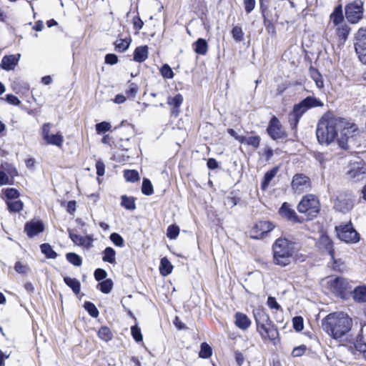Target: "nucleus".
I'll list each match as a JSON object with an SVG mask.
<instances>
[{
    "mask_svg": "<svg viewBox=\"0 0 366 366\" xmlns=\"http://www.w3.org/2000/svg\"><path fill=\"white\" fill-rule=\"evenodd\" d=\"M324 104L322 101L315 97H307L301 101L299 104L294 106L292 116L295 119V126H296L302 116L310 109L315 107H322Z\"/></svg>",
    "mask_w": 366,
    "mask_h": 366,
    "instance_id": "nucleus-6",
    "label": "nucleus"
},
{
    "mask_svg": "<svg viewBox=\"0 0 366 366\" xmlns=\"http://www.w3.org/2000/svg\"><path fill=\"white\" fill-rule=\"evenodd\" d=\"M322 329L335 340H340L352 329V320L345 312L327 315L322 321Z\"/></svg>",
    "mask_w": 366,
    "mask_h": 366,
    "instance_id": "nucleus-1",
    "label": "nucleus"
},
{
    "mask_svg": "<svg viewBox=\"0 0 366 366\" xmlns=\"http://www.w3.org/2000/svg\"><path fill=\"white\" fill-rule=\"evenodd\" d=\"M6 204L9 210L11 212H19L22 210L24 207L23 202L18 199L6 201Z\"/></svg>",
    "mask_w": 366,
    "mask_h": 366,
    "instance_id": "nucleus-31",
    "label": "nucleus"
},
{
    "mask_svg": "<svg viewBox=\"0 0 366 366\" xmlns=\"http://www.w3.org/2000/svg\"><path fill=\"white\" fill-rule=\"evenodd\" d=\"M130 39H120L115 42V48L119 52L125 51L130 45Z\"/></svg>",
    "mask_w": 366,
    "mask_h": 366,
    "instance_id": "nucleus-39",
    "label": "nucleus"
},
{
    "mask_svg": "<svg viewBox=\"0 0 366 366\" xmlns=\"http://www.w3.org/2000/svg\"><path fill=\"white\" fill-rule=\"evenodd\" d=\"M102 260L110 264L116 262V252L112 247H107L103 252Z\"/></svg>",
    "mask_w": 366,
    "mask_h": 366,
    "instance_id": "nucleus-29",
    "label": "nucleus"
},
{
    "mask_svg": "<svg viewBox=\"0 0 366 366\" xmlns=\"http://www.w3.org/2000/svg\"><path fill=\"white\" fill-rule=\"evenodd\" d=\"M366 173V167L359 162H355L350 164L347 174L350 179L360 180Z\"/></svg>",
    "mask_w": 366,
    "mask_h": 366,
    "instance_id": "nucleus-16",
    "label": "nucleus"
},
{
    "mask_svg": "<svg viewBox=\"0 0 366 366\" xmlns=\"http://www.w3.org/2000/svg\"><path fill=\"white\" fill-rule=\"evenodd\" d=\"M148 58L147 46H141L135 49L134 52V60L137 62H143Z\"/></svg>",
    "mask_w": 366,
    "mask_h": 366,
    "instance_id": "nucleus-24",
    "label": "nucleus"
},
{
    "mask_svg": "<svg viewBox=\"0 0 366 366\" xmlns=\"http://www.w3.org/2000/svg\"><path fill=\"white\" fill-rule=\"evenodd\" d=\"M2 192L6 199V201L18 199L19 197V192L14 188L4 189Z\"/></svg>",
    "mask_w": 366,
    "mask_h": 366,
    "instance_id": "nucleus-36",
    "label": "nucleus"
},
{
    "mask_svg": "<svg viewBox=\"0 0 366 366\" xmlns=\"http://www.w3.org/2000/svg\"><path fill=\"white\" fill-rule=\"evenodd\" d=\"M337 36L342 40H345L349 34V27L346 24L335 27Z\"/></svg>",
    "mask_w": 366,
    "mask_h": 366,
    "instance_id": "nucleus-38",
    "label": "nucleus"
},
{
    "mask_svg": "<svg viewBox=\"0 0 366 366\" xmlns=\"http://www.w3.org/2000/svg\"><path fill=\"white\" fill-rule=\"evenodd\" d=\"M243 144H247V145H250L256 149V148L259 147V146L260 138L259 136H253V137H244V143Z\"/></svg>",
    "mask_w": 366,
    "mask_h": 366,
    "instance_id": "nucleus-43",
    "label": "nucleus"
},
{
    "mask_svg": "<svg viewBox=\"0 0 366 366\" xmlns=\"http://www.w3.org/2000/svg\"><path fill=\"white\" fill-rule=\"evenodd\" d=\"M14 269L18 273H20V274H26V273H28L30 271L29 267L27 265L24 264L21 262H17L15 264Z\"/></svg>",
    "mask_w": 366,
    "mask_h": 366,
    "instance_id": "nucleus-53",
    "label": "nucleus"
},
{
    "mask_svg": "<svg viewBox=\"0 0 366 366\" xmlns=\"http://www.w3.org/2000/svg\"><path fill=\"white\" fill-rule=\"evenodd\" d=\"M64 281L65 284L67 286H69L76 295L79 294L80 289H81V284L79 280H77L75 278L65 277L64 278Z\"/></svg>",
    "mask_w": 366,
    "mask_h": 366,
    "instance_id": "nucleus-28",
    "label": "nucleus"
},
{
    "mask_svg": "<svg viewBox=\"0 0 366 366\" xmlns=\"http://www.w3.org/2000/svg\"><path fill=\"white\" fill-rule=\"evenodd\" d=\"M131 333L133 337V338L137 342H141L142 341V335L141 332L140 328L138 327L137 325H134L131 327Z\"/></svg>",
    "mask_w": 366,
    "mask_h": 366,
    "instance_id": "nucleus-50",
    "label": "nucleus"
},
{
    "mask_svg": "<svg viewBox=\"0 0 366 366\" xmlns=\"http://www.w3.org/2000/svg\"><path fill=\"white\" fill-rule=\"evenodd\" d=\"M255 315L257 330L263 340H269L274 345L279 342V332L268 315L258 312Z\"/></svg>",
    "mask_w": 366,
    "mask_h": 366,
    "instance_id": "nucleus-3",
    "label": "nucleus"
},
{
    "mask_svg": "<svg viewBox=\"0 0 366 366\" xmlns=\"http://www.w3.org/2000/svg\"><path fill=\"white\" fill-rule=\"evenodd\" d=\"M354 347L357 352H360L362 355L364 354V351L366 350V344L362 342L361 340H357L354 343Z\"/></svg>",
    "mask_w": 366,
    "mask_h": 366,
    "instance_id": "nucleus-61",
    "label": "nucleus"
},
{
    "mask_svg": "<svg viewBox=\"0 0 366 366\" xmlns=\"http://www.w3.org/2000/svg\"><path fill=\"white\" fill-rule=\"evenodd\" d=\"M21 54H11L3 57L1 63V68L6 71L14 70L18 64Z\"/></svg>",
    "mask_w": 366,
    "mask_h": 366,
    "instance_id": "nucleus-17",
    "label": "nucleus"
},
{
    "mask_svg": "<svg viewBox=\"0 0 366 366\" xmlns=\"http://www.w3.org/2000/svg\"><path fill=\"white\" fill-rule=\"evenodd\" d=\"M340 137L337 139L340 147L347 149L349 139L358 134V127L353 122H350L342 119L341 127H339Z\"/></svg>",
    "mask_w": 366,
    "mask_h": 366,
    "instance_id": "nucleus-7",
    "label": "nucleus"
},
{
    "mask_svg": "<svg viewBox=\"0 0 366 366\" xmlns=\"http://www.w3.org/2000/svg\"><path fill=\"white\" fill-rule=\"evenodd\" d=\"M212 355V348L206 342H203L201 345L200 351L199 355L202 358H208Z\"/></svg>",
    "mask_w": 366,
    "mask_h": 366,
    "instance_id": "nucleus-44",
    "label": "nucleus"
},
{
    "mask_svg": "<svg viewBox=\"0 0 366 366\" xmlns=\"http://www.w3.org/2000/svg\"><path fill=\"white\" fill-rule=\"evenodd\" d=\"M255 0H244V9L247 14L253 11L255 7Z\"/></svg>",
    "mask_w": 366,
    "mask_h": 366,
    "instance_id": "nucleus-57",
    "label": "nucleus"
},
{
    "mask_svg": "<svg viewBox=\"0 0 366 366\" xmlns=\"http://www.w3.org/2000/svg\"><path fill=\"white\" fill-rule=\"evenodd\" d=\"M267 305L270 309H274V310H280L281 307L278 304V302L276 301V299L272 297H269L267 299Z\"/></svg>",
    "mask_w": 366,
    "mask_h": 366,
    "instance_id": "nucleus-58",
    "label": "nucleus"
},
{
    "mask_svg": "<svg viewBox=\"0 0 366 366\" xmlns=\"http://www.w3.org/2000/svg\"><path fill=\"white\" fill-rule=\"evenodd\" d=\"M355 49L366 46V27L359 29L355 36Z\"/></svg>",
    "mask_w": 366,
    "mask_h": 366,
    "instance_id": "nucleus-26",
    "label": "nucleus"
},
{
    "mask_svg": "<svg viewBox=\"0 0 366 366\" xmlns=\"http://www.w3.org/2000/svg\"><path fill=\"white\" fill-rule=\"evenodd\" d=\"M232 35L236 41H241L243 39L244 33L241 27L235 26L232 30Z\"/></svg>",
    "mask_w": 366,
    "mask_h": 366,
    "instance_id": "nucleus-46",
    "label": "nucleus"
},
{
    "mask_svg": "<svg viewBox=\"0 0 366 366\" xmlns=\"http://www.w3.org/2000/svg\"><path fill=\"white\" fill-rule=\"evenodd\" d=\"M194 51L200 55H205L208 51V44L205 39L199 38L194 44Z\"/></svg>",
    "mask_w": 366,
    "mask_h": 366,
    "instance_id": "nucleus-25",
    "label": "nucleus"
},
{
    "mask_svg": "<svg viewBox=\"0 0 366 366\" xmlns=\"http://www.w3.org/2000/svg\"><path fill=\"white\" fill-rule=\"evenodd\" d=\"M310 73L312 79L315 81L317 87L319 89H322L324 87V82L322 75L319 73V71L315 69L311 68L310 69Z\"/></svg>",
    "mask_w": 366,
    "mask_h": 366,
    "instance_id": "nucleus-34",
    "label": "nucleus"
},
{
    "mask_svg": "<svg viewBox=\"0 0 366 366\" xmlns=\"http://www.w3.org/2000/svg\"><path fill=\"white\" fill-rule=\"evenodd\" d=\"M356 53L359 59L363 64H366V46L363 47L355 48Z\"/></svg>",
    "mask_w": 366,
    "mask_h": 366,
    "instance_id": "nucleus-55",
    "label": "nucleus"
},
{
    "mask_svg": "<svg viewBox=\"0 0 366 366\" xmlns=\"http://www.w3.org/2000/svg\"><path fill=\"white\" fill-rule=\"evenodd\" d=\"M227 132L241 144L244 143V136L239 135L233 129H228Z\"/></svg>",
    "mask_w": 366,
    "mask_h": 366,
    "instance_id": "nucleus-64",
    "label": "nucleus"
},
{
    "mask_svg": "<svg viewBox=\"0 0 366 366\" xmlns=\"http://www.w3.org/2000/svg\"><path fill=\"white\" fill-rule=\"evenodd\" d=\"M24 230L29 237H32L41 232L44 230V226L39 221H32L26 224Z\"/></svg>",
    "mask_w": 366,
    "mask_h": 366,
    "instance_id": "nucleus-22",
    "label": "nucleus"
},
{
    "mask_svg": "<svg viewBox=\"0 0 366 366\" xmlns=\"http://www.w3.org/2000/svg\"><path fill=\"white\" fill-rule=\"evenodd\" d=\"M315 157L322 166H324L325 162L329 160V157L327 154L320 152L316 154Z\"/></svg>",
    "mask_w": 366,
    "mask_h": 366,
    "instance_id": "nucleus-59",
    "label": "nucleus"
},
{
    "mask_svg": "<svg viewBox=\"0 0 366 366\" xmlns=\"http://www.w3.org/2000/svg\"><path fill=\"white\" fill-rule=\"evenodd\" d=\"M183 102V97L180 94H176L174 97H169L167 98V104L171 107V114L177 117L180 112V106Z\"/></svg>",
    "mask_w": 366,
    "mask_h": 366,
    "instance_id": "nucleus-20",
    "label": "nucleus"
},
{
    "mask_svg": "<svg viewBox=\"0 0 366 366\" xmlns=\"http://www.w3.org/2000/svg\"><path fill=\"white\" fill-rule=\"evenodd\" d=\"M338 238L346 243H356L359 241L360 237L352 224H347L336 227Z\"/></svg>",
    "mask_w": 366,
    "mask_h": 366,
    "instance_id": "nucleus-9",
    "label": "nucleus"
},
{
    "mask_svg": "<svg viewBox=\"0 0 366 366\" xmlns=\"http://www.w3.org/2000/svg\"><path fill=\"white\" fill-rule=\"evenodd\" d=\"M330 24L335 28L345 24L341 5L336 6L333 12L330 14Z\"/></svg>",
    "mask_w": 366,
    "mask_h": 366,
    "instance_id": "nucleus-21",
    "label": "nucleus"
},
{
    "mask_svg": "<svg viewBox=\"0 0 366 366\" xmlns=\"http://www.w3.org/2000/svg\"><path fill=\"white\" fill-rule=\"evenodd\" d=\"M84 307L92 317H97L99 312L94 304L91 302H86L84 304Z\"/></svg>",
    "mask_w": 366,
    "mask_h": 366,
    "instance_id": "nucleus-54",
    "label": "nucleus"
},
{
    "mask_svg": "<svg viewBox=\"0 0 366 366\" xmlns=\"http://www.w3.org/2000/svg\"><path fill=\"white\" fill-rule=\"evenodd\" d=\"M278 171V168L275 167L272 169L266 172L264 177L263 182L262 183V189L263 190H265L267 187H268L269 182L271 180L275 177Z\"/></svg>",
    "mask_w": 366,
    "mask_h": 366,
    "instance_id": "nucleus-32",
    "label": "nucleus"
},
{
    "mask_svg": "<svg viewBox=\"0 0 366 366\" xmlns=\"http://www.w3.org/2000/svg\"><path fill=\"white\" fill-rule=\"evenodd\" d=\"M293 327L294 329L297 331L300 332L304 328V324H303V319L301 317H295L292 320Z\"/></svg>",
    "mask_w": 366,
    "mask_h": 366,
    "instance_id": "nucleus-51",
    "label": "nucleus"
},
{
    "mask_svg": "<svg viewBox=\"0 0 366 366\" xmlns=\"http://www.w3.org/2000/svg\"><path fill=\"white\" fill-rule=\"evenodd\" d=\"M279 214L282 218L289 221L294 222H299L298 217L295 211L287 202L282 204L279 209Z\"/></svg>",
    "mask_w": 366,
    "mask_h": 366,
    "instance_id": "nucleus-18",
    "label": "nucleus"
},
{
    "mask_svg": "<svg viewBox=\"0 0 366 366\" xmlns=\"http://www.w3.org/2000/svg\"><path fill=\"white\" fill-rule=\"evenodd\" d=\"M160 72L164 78L172 79L174 77V72L168 64H164L160 69Z\"/></svg>",
    "mask_w": 366,
    "mask_h": 366,
    "instance_id": "nucleus-47",
    "label": "nucleus"
},
{
    "mask_svg": "<svg viewBox=\"0 0 366 366\" xmlns=\"http://www.w3.org/2000/svg\"><path fill=\"white\" fill-rule=\"evenodd\" d=\"M179 234V228L177 225H171L167 229V235L170 239H176Z\"/></svg>",
    "mask_w": 366,
    "mask_h": 366,
    "instance_id": "nucleus-48",
    "label": "nucleus"
},
{
    "mask_svg": "<svg viewBox=\"0 0 366 366\" xmlns=\"http://www.w3.org/2000/svg\"><path fill=\"white\" fill-rule=\"evenodd\" d=\"M51 124L50 123L43 124L41 128L42 137L46 144L61 147L64 142V137L59 132L51 133Z\"/></svg>",
    "mask_w": 366,
    "mask_h": 366,
    "instance_id": "nucleus-11",
    "label": "nucleus"
},
{
    "mask_svg": "<svg viewBox=\"0 0 366 366\" xmlns=\"http://www.w3.org/2000/svg\"><path fill=\"white\" fill-rule=\"evenodd\" d=\"M292 189L298 193L302 192L305 189L310 188V182L307 177L303 174H297L293 177L292 182Z\"/></svg>",
    "mask_w": 366,
    "mask_h": 366,
    "instance_id": "nucleus-15",
    "label": "nucleus"
},
{
    "mask_svg": "<svg viewBox=\"0 0 366 366\" xmlns=\"http://www.w3.org/2000/svg\"><path fill=\"white\" fill-rule=\"evenodd\" d=\"M274 224L267 220H261L257 222L251 231L252 237L254 239L262 238L264 234L271 232L274 229Z\"/></svg>",
    "mask_w": 366,
    "mask_h": 366,
    "instance_id": "nucleus-13",
    "label": "nucleus"
},
{
    "mask_svg": "<svg viewBox=\"0 0 366 366\" xmlns=\"http://www.w3.org/2000/svg\"><path fill=\"white\" fill-rule=\"evenodd\" d=\"M122 206L127 209L133 210L136 208L134 198L127 197L126 196L122 197Z\"/></svg>",
    "mask_w": 366,
    "mask_h": 366,
    "instance_id": "nucleus-40",
    "label": "nucleus"
},
{
    "mask_svg": "<svg viewBox=\"0 0 366 366\" xmlns=\"http://www.w3.org/2000/svg\"><path fill=\"white\" fill-rule=\"evenodd\" d=\"M354 201L351 194H340L336 199L335 207L342 212H347L352 209Z\"/></svg>",
    "mask_w": 366,
    "mask_h": 366,
    "instance_id": "nucleus-12",
    "label": "nucleus"
},
{
    "mask_svg": "<svg viewBox=\"0 0 366 366\" xmlns=\"http://www.w3.org/2000/svg\"><path fill=\"white\" fill-rule=\"evenodd\" d=\"M274 262L279 266L285 267L291 263L294 253V245L285 238L277 239L273 245Z\"/></svg>",
    "mask_w": 366,
    "mask_h": 366,
    "instance_id": "nucleus-4",
    "label": "nucleus"
},
{
    "mask_svg": "<svg viewBox=\"0 0 366 366\" xmlns=\"http://www.w3.org/2000/svg\"><path fill=\"white\" fill-rule=\"evenodd\" d=\"M69 237L75 244L86 248H90L92 247L94 239L91 236H81L71 232H69Z\"/></svg>",
    "mask_w": 366,
    "mask_h": 366,
    "instance_id": "nucleus-19",
    "label": "nucleus"
},
{
    "mask_svg": "<svg viewBox=\"0 0 366 366\" xmlns=\"http://www.w3.org/2000/svg\"><path fill=\"white\" fill-rule=\"evenodd\" d=\"M353 298L357 302H366V286L357 287L353 291Z\"/></svg>",
    "mask_w": 366,
    "mask_h": 366,
    "instance_id": "nucleus-30",
    "label": "nucleus"
},
{
    "mask_svg": "<svg viewBox=\"0 0 366 366\" xmlns=\"http://www.w3.org/2000/svg\"><path fill=\"white\" fill-rule=\"evenodd\" d=\"M124 177L127 181L132 182L139 179V173L136 170L124 171Z\"/></svg>",
    "mask_w": 366,
    "mask_h": 366,
    "instance_id": "nucleus-45",
    "label": "nucleus"
},
{
    "mask_svg": "<svg viewBox=\"0 0 366 366\" xmlns=\"http://www.w3.org/2000/svg\"><path fill=\"white\" fill-rule=\"evenodd\" d=\"M118 61V58L115 54H109L105 56V62L109 64H115Z\"/></svg>",
    "mask_w": 366,
    "mask_h": 366,
    "instance_id": "nucleus-63",
    "label": "nucleus"
},
{
    "mask_svg": "<svg viewBox=\"0 0 366 366\" xmlns=\"http://www.w3.org/2000/svg\"><path fill=\"white\" fill-rule=\"evenodd\" d=\"M142 192L145 195H151L154 192L153 186L148 179H144L142 182Z\"/></svg>",
    "mask_w": 366,
    "mask_h": 366,
    "instance_id": "nucleus-41",
    "label": "nucleus"
},
{
    "mask_svg": "<svg viewBox=\"0 0 366 366\" xmlns=\"http://www.w3.org/2000/svg\"><path fill=\"white\" fill-rule=\"evenodd\" d=\"M99 287L100 290L105 293L108 294L111 292L112 287H113V282L110 279H107L98 285Z\"/></svg>",
    "mask_w": 366,
    "mask_h": 366,
    "instance_id": "nucleus-42",
    "label": "nucleus"
},
{
    "mask_svg": "<svg viewBox=\"0 0 366 366\" xmlns=\"http://www.w3.org/2000/svg\"><path fill=\"white\" fill-rule=\"evenodd\" d=\"M138 92L137 86L134 83H129L128 85V88L126 90V94L131 97H135Z\"/></svg>",
    "mask_w": 366,
    "mask_h": 366,
    "instance_id": "nucleus-56",
    "label": "nucleus"
},
{
    "mask_svg": "<svg viewBox=\"0 0 366 366\" xmlns=\"http://www.w3.org/2000/svg\"><path fill=\"white\" fill-rule=\"evenodd\" d=\"M66 259L73 265L76 267H79L82 264V259L81 257L76 253L74 252H69L67 253L66 255Z\"/></svg>",
    "mask_w": 366,
    "mask_h": 366,
    "instance_id": "nucleus-37",
    "label": "nucleus"
},
{
    "mask_svg": "<svg viewBox=\"0 0 366 366\" xmlns=\"http://www.w3.org/2000/svg\"><path fill=\"white\" fill-rule=\"evenodd\" d=\"M110 239L112 242L118 247L124 246V239L123 238L117 233H112L110 235Z\"/></svg>",
    "mask_w": 366,
    "mask_h": 366,
    "instance_id": "nucleus-52",
    "label": "nucleus"
},
{
    "mask_svg": "<svg viewBox=\"0 0 366 366\" xmlns=\"http://www.w3.org/2000/svg\"><path fill=\"white\" fill-rule=\"evenodd\" d=\"M297 209L300 213L305 214L308 219H312L319 213L320 204L315 195L308 194L302 197Z\"/></svg>",
    "mask_w": 366,
    "mask_h": 366,
    "instance_id": "nucleus-5",
    "label": "nucleus"
},
{
    "mask_svg": "<svg viewBox=\"0 0 366 366\" xmlns=\"http://www.w3.org/2000/svg\"><path fill=\"white\" fill-rule=\"evenodd\" d=\"M110 129L111 124L107 122H102L96 124V131L98 134L108 132L110 130Z\"/></svg>",
    "mask_w": 366,
    "mask_h": 366,
    "instance_id": "nucleus-49",
    "label": "nucleus"
},
{
    "mask_svg": "<svg viewBox=\"0 0 366 366\" xmlns=\"http://www.w3.org/2000/svg\"><path fill=\"white\" fill-rule=\"evenodd\" d=\"M364 3L362 0H354L345 7V16L348 21L352 24L357 23L362 19Z\"/></svg>",
    "mask_w": 366,
    "mask_h": 366,
    "instance_id": "nucleus-8",
    "label": "nucleus"
},
{
    "mask_svg": "<svg viewBox=\"0 0 366 366\" xmlns=\"http://www.w3.org/2000/svg\"><path fill=\"white\" fill-rule=\"evenodd\" d=\"M173 269V266L167 257H163L160 262L159 272L163 276H167Z\"/></svg>",
    "mask_w": 366,
    "mask_h": 366,
    "instance_id": "nucleus-27",
    "label": "nucleus"
},
{
    "mask_svg": "<svg viewBox=\"0 0 366 366\" xmlns=\"http://www.w3.org/2000/svg\"><path fill=\"white\" fill-rule=\"evenodd\" d=\"M267 133L273 139H279L285 137V132L276 117L271 119L267 128Z\"/></svg>",
    "mask_w": 366,
    "mask_h": 366,
    "instance_id": "nucleus-14",
    "label": "nucleus"
},
{
    "mask_svg": "<svg viewBox=\"0 0 366 366\" xmlns=\"http://www.w3.org/2000/svg\"><path fill=\"white\" fill-rule=\"evenodd\" d=\"M98 337L105 341L109 342L112 340L113 334L111 330L107 327H102L98 331Z\"/></svg>",
    "mask_w": 366,
    "mask_h": 366,
    "instance_id": "nucleus-33",
    "label": "nucleus"
},
{
    "mask_svg": "<svg viewBox=\"0 0 366 366\" xmlns=\"http://www.w3.org/2000/svg\"><path fill=\"white\" fill-rule=\"evenodd\" d=\"M40 247L41 252L47 258L54 259L57 257V254L53 250V249L49 244H42Z\"/></svg>",
    "mask_w": 366,
    "mask_h": 366,
    "instance_id": "nucleus-35",
    "label": "nucleus"
},
{
    "mask_svg": "<svg viewBox=\"0 0 366 366\" xmlns=\"http://www.w3.org/2000/svg\"><path fill=\"white\" fill-rule=\"evenodd\" d=\"M341 124L342 119L335 117L330 114H324L317 126L316 135L318 142L325 145L333 142L337 137Z\"/></svg>",
    "mask_w": 366,
    "mask_h": 366,
    "instance_id": "nucleus-2",
    "label": "nucleus"
},
{
    "mask_svg": "<svg viewBox=\"0 0 366 366\" xmlns=\"http://www.w3.org/2000/svg\"><path fill=\"white\" fill-rule=\"evenodd\" d=\"M107 277V272L103 269H97L94 272V277L97 281L104 280Z\"/></svg>",
    "mask_w": 366,
    "mask_h": 366,
    "instance_id": "nucleus-62",
    "label": "nucleus"
},
{
    "mask_svg": "<svg viewBox=\"0 0 366 366\" xmlns=\"http://www.w3.org/2000/svg\"><path fill=\"white\" fill-rule=\"evenodd\" d=\"M328 289L337 296H343L349 287L348 282L340 277H329L325 280Z\"/></svg>",
    "mask_w": 366,
    "mask_h": 366,
    "instance_id": "nucleus-10",
    "label": "nucleus"
},
{
    "mask_svg": "<svg viewBox=\"0 0 366 366\" xmlns=\"http://www.w3.org/2000/svg\"><path fill=\"white\" fill-rule=\"evenodd\" d=\"M234 318L235 325L242 330H247L251 325V320L244 313L237 312L235 314Z\"/></svg>",
    "mask_w": 366,
    "mask_h": 366,
    "instance_id": "nucleus-23",
    "label": "nucleus"
},
{
    "mask_svg": "<svg viewBox=\"0 0 366 366\" xmlns=\"http://www.w3.org/2000/svg\"><path fill=\"white\" fill-rule=\"evenodd\" d=\"M305 350L306 347L305 345H301L294 348L292 355L293 357H300L305 353Z\"/></svg>",
    "mask_w": 366,
    "mask_h": 366,
    "instance_id": "nucleus-60",
    "label": "nucleus"
}]
</instances>
